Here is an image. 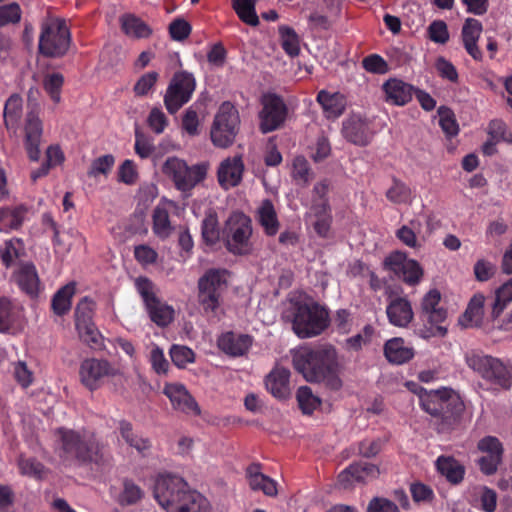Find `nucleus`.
Masks as SVG:
<instances>
[{"label":"nucleus","mask_w":512,"mask_h":512,"mask_svg":"<svg viewBox=\"0 0 512 512\" xmlns=\"http://www.w3.org/2000/svg\"><path fill=\"white\" fill-rule=\"evenodd\" d=\"M293 366L308 382L323 383L331 390L342 387L337 352L330 345L295 351Z\"/></svg>","instance_id":"f257e3e1"},{"label":"nucleus","mask_w":512,"mask_h":512,"mask_svg":"<svg viewBox=\"0 0 512 512\" xmlns=\"http://www.w3.org/2000/svg\"><path fill=\"white\" fill-rule=\"evenodd\" d=\"M59 437L58 455L64 463L105 464L109 461V453L103 442L95 433L82 430L74 431L61 428L57 431Z\"/></svg>","instance_id":"f03ea898"},{"label":"nucleus","mask_w":512,"mask_h":512,"mask_svg":"<svg viewBox=\"0 0 512 512\" xmlns=\"http://www.w3.org/2000/svg\"><path fill=\"white\" fill-rule=\"evenodd\" d=\"M286 317L291 319L292 329L300 338L320 335L329 325V314L314 301L291 302Z\"/></svg>","instance_id":"7ed1b4c3"},{"label":"nucleus","mask_w":512,"mask_h":512,"mask_svg":"<svg viewBox=\"0 0 512 512\" xmlns=\"http://www.w3.org/2000/svg\"><path fill=\"white\" fill-rule=\"evenodd\" d=\"M252 220L242 212H233L225 221L222 236L227 250L234 255H250L254 251L252 242Z\"/></svg>","instance_id":"20e7f679"},{"label":"nucleus","mask_w":512,"mask_h":512,"mask_svg":"<svg viewBox=\"0 0 512 512\" xmlns=\"http://www.w3.org/2000/svg\"><path fill=\"white\" fill-rule=\"evenodd\" d=\"M466 363L483 379L505 390L512 387V364L477 352L466 354Z\"/></svg>","instance_id":"39448f33"},{"label":"nucleus","mask_w":512,"mask_h":512,"mask_svg":"<svg viewBox=\"0 0 512 512\" xmlns=\"http://www.w3.org/2000/svg\"><path fill=\"white\" fill-rule=\"evenodd\" d=\"M71 35L63 19L50 18L42 23L38 48L42 55L51 58L64 56L70 46Z\"/></svg>","instance_id":"423d86ee"},{"label":"nucleus","mask_w":512,"mask_h":512,"mask_svg":"<svg viewBox=\"0 0 512 512\" xmlns=\"http://www.w3.org/2000/svg\"><path fill=\"white\" fill-rule=\"evenodd\" d=\"M190 492L187 482L175 474H161L155 481L154 497L167 512H175Z\"/></svg>","instance_id":"0eeeda50"},{"label":"nucleus","mask_w":512,"mask_h":512,"mask_svg":"<svg viewBox=\"0 0 512 512\" xmlns=\"http://www.w3.org/2000/svg\"><path fill=\"white\" fill-rule=\"evenodd\" d=\"M240 117L238 110L230 102H224L215 114L210 137L212 143L220 148L233 144L239 131Z\"/></svg>","instance_id":"6e6552de"},{"label":"nucleus","mask_w":512,"mask_h":512,"mask_svg":"<svg viewBox=\"0 0 512 512\" xmlns=\"http://www.w3.org/2000/svg\"><path fill=\"white\" fill-rule=\"evenodd\" d=\"M206 166L197 164L189 167L185 161L177 157H169L162 166L163 174L170 178L176 188L181 191L191 190L206 176Z\"/></svg>","instance_id":"1a4fd4ad"},{"label":"nucleus","mask_w":512,"mask_h":512,"mask_svg":"<svg viewBox=\"0 0 512 512\" xmlns=\"http://www.w3.org/2000/svg\"><path fill=\"white\" fill-rule=\"evenodd\" d=\"M227 286V271L210 269L198 281V301L206 313H214Z\"/></svg>","instance_id":"9d476101"},{"label":"nucleus","mask_w":512,"mask_h":512,"mask_svg":"<svg viewBox=\"0 0 512 512\" xmlns=\"http://www.w3.org/2000/svg\"><path fill=\"white\" fill-rule=\"evenodd\" d=\"M120 375L121 371L107 359L86 358L79 367L80 382L89 391L98 390L106 381Z\"/></svg>","instance_id":"9b49d317"},{"label":"nucleus","mask_w":512,"mask_h":512,"mask_svg":"<svg viewBox=\"0 0 512 512\" xmlns=\"http://www.w3.org/2000/svg\"><path fill=\"white\" fill-rule=\"evenodd\" d=\"M440 300L441 294L436 289L430 290L422 299L421 317L431 325L429 328L419 331L422 338L442 337L447 333V329L441 325L447 317V312L440 306Z\"/></svg>","instance_id":"f8f14e48"},{"label":"nucleus","mask_w":512,"mask_h":512,"mask_svg":"<svg viewBox=\"0 0 512 512\" xmlns=\"http://www.w3.org/2000/svg\"><path fill=\"white\" fill-rule=\"evenodd\" d=\"M196 88V80L187 71L176 72L166 89L164 104L170 114H175L184 104L190 101Z\"/></svg>","instance_id":"ddd939ff"},{"label":"nucleus","mask_w":512,"mask_h":512,"mask_svg":"<svg viewBox=\"0 0 512 512\" xmlns=\"http://www.w3.org/2000/svg\"><path fill=\"white\" fill-rule=\"evenodd\" d=\"M262 110L259 113L260 130L269 133L278 129L285 121L287 107L284 101L275 94H265L261 100Z\"/></svg>","instance_id":"4468645a"},{"label":"nucleus","mask_w":512,"mask_h":512,"mask_svg":"<svg viewBox=\"0 0 512 512\" xmlns=\"http://www.w3.org/2000/svg\"><path fill=\"white\" fill-rule=\"evenodd\" d=\"M163 393L170 400L174 410L191 416L200 415L199 405L183 384L177 382L166 383Z\"/></svg>","instance_id":"2eb2a0df"},{"label":"nucleus","mask_w":512,"mask_h":512,"mask_svg":"<svg viewBox=\"0 0 512 512\" xmlns=\"http://www.w3.org/2000/svg\"><path fill=\"white\" fill-rule=\"evenodd\" d=\"M386 266L396 273L406 284L416 285L421 281L423 269L413 259H407L404 254L395 252L385 260Z\"/></svg>","instance_id":"dca6fc26"},{"label":"nucleus","mask_w":512,"mask_h":512,"mask_svg":"<svg viewBox=\"0 0 512 512\" xmlns=\"http://www.w3.org/2000/svg\"><path fill=\"white\" fill-rule=\"evenodd\" d=\"M477 448L484 454L478 459L480 470L486 475H493L502 462V443L494 436H486L479 440Z\"/></svg>","instance_id":"f3484780"},{"label":"nucleus","mask_w":512,"mask_h":512,"mask_svg":"<svg viewBox=\"0 0 512 512\" xmlns=\"http://www.w3.org/2000/svg\"><path fill=\"white\" fill-rule=\"evenodd\" d=\"M24 134V147L27 156L31 161L37 162L41 154L40 144L43 134V124L34 110L26 114Z\"/></svg>","instance_id":"a211bd4d"},{"label":"nucleus","mask_w":512,"mask_h":512,"mask_svg":"<svg viewBox=\"0 0 512 512\" xmlns=\"http://www.w3.org/2000/svg\"><path fill=\"white\" fill-rule=\"evenodd\" d=\"M244 169L241 155L224 159L217 170L219 185L225 190L238 186L242 181Z\"/></svg>","instance_id":"6ab92c4d"},{"label":"nucleus","mask_w":512,"mask_h":512,"mask_svg":"<svg viewBox=\"0 0 512 512\" xmlns=\"http://www.w3.org/2000/svg\"><path fill=\"white\" fill-rule=\"evenodd\" d=\"M386 315L391 325L407 328L414 319L412 304L407 297H390L386 306Z\"/></svg>","instance_id":"aec40b11"},{"label":"nucleus","mask_w":512,"mask_h":512,"mask_svg":"<svg viewBox=\"0 0 512 512\" xmlns=\"http://www.w3.org/2000/svg\"><path fill=\"white\" fill-rule=\"evenodd\" d=\"M13 277L19 288L30 297H37L43 289L36 267L30 262L21 264Z\"/></svg>","instance_id":"412c9836"},{"label":"nucleus","mask_w":512,"mask_h":512,"mask_svg":"<svg viewBox=\"0 0 512 512\" xmlns=\"http://www.w3.org/2000/svg\"><path fill=\"white\" fill-rule=\"evenodd\" d=\"M483 27L479 20L467 18L461 31L462 42L467 53L476 61H481L483 54L477 42L482 33Z\"/></svg>","instance_id":"4be33fe9"},{"label":"nucleus","mask_w":512,"mask_h":512,"mask_svg":"<svg viewBox=\"0 0 512 512\" xmlns=\"http://www.w3.org/2000/svg\"><path fill=\"white\" fill-rule=\"evenodd\" d=\"M290 371L276 366L265 379L267 390L277 399H287L291 394Z\"/></svg>","instance_id":"5701e85b"},{"label":"nucleus","mask_w":512,"mask_h":512,"mask_svg":"<svg viewBox=\"0 0 512 512\" xmlns=\"http://www.w3.org/2000/svg\"><path fill=\"white\" fill-rule=\"evenodd\" d=\"M218 347L224 353L237 357L244 355L252 344V338L248 335L226 332L218 338Z\"/></svg>","instance_id":"b1692460"},{"label":"nucleus","mask_w":512,"mask_h":512,"mask_svg":"<svg viewBox=\"0 0 512 512\" xmlns=\"http://www.w3.org/2000/svg\"><path fill=\"white\" fill-rule=\"evenodd\" d=\"M342 132L348 141L360 146L367 145L372 137L367 123L359 116H351L345 120Z\"/></svg>","instance_id":"393cba45"},{"label":"nucleus","mask_w":512,"mask_h":512,"mask_svg":"<svg viewBox=\"0 0 512 512\" xmlns=\"http://www.w3.org/2000/svg\"><path fill=\"white\" fill-rule=\"evenodd\" d=\"M386 100L395 105H405L413 96L412 85L396 78H391L383 84Z\"/></svg>","instance_id":"a878e982"},{"label":"nucleus","mask_w":512,"mask_h":512,"mask_svg":"<svg viewBox=\"0 0 512 512\" xmlns=\"http://www.w3.org/2000/svg\"><path fill=\"white\" fill-rule=\"evenodd\" d=\"M174 206V203L169 200L160 202L152 213V230L153 233L160 239L168 238L172 232L173 227L169 219V209Z\"/></svg>","instance_id":"bb28decb"},{"label":"nucleus","mask_w":512,"mask_h":512,"mask_svg":"<svg viewBox=\"0 0 512 512\" xmlns=\"http://www.w3.org/2000/svg\"><path fill=\"white\" fill-rule=\"evenodd\" d=\"M29 214V208L20 204L0 208V231L10 232L19 229Z\"/></svg>","instance_id":"cd10ccee"},{"label":"nucleus","mask_w":512,"mask_h":512,"mask_svg":"<svg viewBox=\"0 0 512 512\" xmlns=\"http://www.w3.org/2000/svg\"><path fill=\"white\" fill-rule=\"evenodd\" d=\"M384 354L390 363L401 365L410 361L415 353L413 347L407 345L402 338L396 337L385 343Z\"/></svg>","instance_id":"c85d7f7f"},{"label":"nucleus","mask_w":512,"mask_h":512,"mask_svg":"<svg viewBox=\"0 0 512 512\" xmlns=\"http://www.w3.org/2000/svg\"><path fill=\"white\" fill-rule=\"evenodd\" d=\"M256 219L268 237H273L279 232L280 222L275 207L270 200L262 201L257 209Z\"/></svg>","instance_id":"c756f323"},{"label":"nucleus","mask_w":512,"mask_h":512,"mask_svg":"<svg viewBox=\"0 0 512 512\" xmlns=\"http://www.w3.org/2000/svg\"><path fill=\"white\" fill-rule=\"evenodd\" d=\"M317 102L321 105L327 118H338L346 108V98L339 92L330 93L321 90L317 95Z\"/></svg>","instance_id":"7c9ffc66"},{"label":"nucleus","mask_w":512,"mask_h":512,"mask_svg":"<svg viewBox=\"0 0 512 512\" xmlns=\"http://www.w3.org/2000/svg\"><path fill=\"white\" fill-rule=\"evenodd\" d=\"M249 486L254 491H262L265 495L273 497L277 495V483L260 471L258 464L250 465L246 470Z\"/></svg>","instance_id":"2f4dec72"},{"label":"nucleus","mask_w":512,"mask_h":512,"mask_svg":"<svg viewBox=\"0 0 512 512\" xmlns=\"http://www.w3.org/2000/svg\"><path fill=\"white\" fill-rule=\"evenodd\" d=\"M310 215L315 217V221L313 222L315 232L320 237H328L332 222L329 203L321 201L312 204Z\"/></svg>","instance_id":"473e14b6"},{"label":"nucleus","mask_w":512,"mask_h":512,"mask_svg":"<svg viewBox=\"0 0 512 512\" xmlns=\"http://www.w3.org/2000/svg\"><path fill=\"white\" fill-rule=\"evenodd\" d=\"M471 503L484 512H494L497 507V493L495 490L478 485L470 492Z\"/></svg>","instance_id":"72a5a7b5"},{"label":"nucleus","mask_w":512,"mask_h":512,"mask_svg":"<svg viewBox=\"0 0 512 512\" xmlns=\"http://www.w3.org/2000/svg\"><path fill=\"white\" fill-rule=\"evenodd\" d=\"M418 393L421 407L430 415L442 418L444 410L442 389L426 391L421 388Z\"/></svg>","instance_id":"f704fd0d"},{"label":"nucleus","mask_w":512,"mask_h":512,"mask_svg":"<svg viewBox=\"0 0 512 512\" xmlns=\"http://www.w3.org/2000/svg\"><path fill=\"white\" fill-rule=\"evenodd\" d=\"M437 470L453 483H460L465 474V468L452 457L440 456L436 461Z\"/></svg>","instance_id":"c9c22d12"},{"label":"nucleus","mask_w":512,"mask_h":512,"mask_svg":"<svg viewBox=\"0 0 512 512\" xmlns=\"http://www.w3.org/2000/svg\"><path fill=\"white\" fill-rule=\"evenodd\" d=\"M120 23L123 32L132 38H147L152 32L144 21L132 14L123 15Z\"/></svg>","instance_id":"e433bc0d"},{"label":"nucleus","mask_w":512,"mask_h":512,"mask_svg":"<svg viewBox=\"0 0 512 512\" xmlns=\"http://www.w3.org/2000/svg\"><path fill=\"white\" fill-rule=\"evenodd\" d=\"M151 320L158 326H167L174 318V309L172 306L161 302L160 300H150L146 306Z\"/></svg>","instance_id":"4c0bfd02"},{"label":"nucleus","mask_w":512,"mask_h":512,"mask_svg":"<svg viewBox=\"0 0 512 512\" xmlns=\"http://www.w3.org/2000/svg\"><path fill=\"white\" fill-rule=\"evenodd\" d=\"M24 254V243L19 238L9 239L0 246V258L7 268L15 264Z\"/></svg>","instance_id":"58836bf2"},{"label":"nucleus","mask_w":512,"mask_h":512,"mask_svg":"<svg viewBox=\"0 0 512 512\" xmlns=\"http://www.w3.org/2000/svg\"><path fill=\"white\" fill-rule=\"evenodd\" d=\"M442 395H444V410L442 419L450 421L458 417L464 410V403L460 396L452 389L442 388Z\"/></svg>","instance_id":"ea45409f"},{"label":"nucleus","mask_w":512,"mask_h":512,"mask_svg":"<svg viewBox=\"0 0 512 512\" xmlns=\"http://www.w3.org/2000/svg\"><path fill=\"white\" fill-rule=\"evenodd\" d=\"M484 296L475 295L469 302L468 307L461 319V323L465 327L478 326L483 317Z\"/></svg>","instance_id":"a19ab883"},{"label":"nucleus","mask_w":512,"mask_h":512,"mask_svg":"<svg viewBox=\"0 0 512 512\" xmlns=\"http://www.w3.org/2000/svg\"><path fill=\"white\" fill-rule=\"evenodd\" d=\"M291 177L297 185L307 186L314 177L307 159L296 156L291 163Z\"/></svg>","instance_id":"79ce46f5"},{"label":"nucleus","mask_w":512,"mask_h":512,"mask_svg":"<svg viewBox=\"0 0 512 512\" xmlns=\"http://www.w3.org/2000/svg\"><path fill=\"white\" fill-rule=\"evenodd\" d=\"M386 197L394 204H410L413 200V193L406 183L393 178L391 187L386 191Z\"/></svg>","instance_id":"37998d69"},{"label":"nucleus","mask_w":512,"mask_h":512,"mask_svg":"<svg viewBox=\"0 0 512 512\" xmlns=\"http://www.w3.org/2000/svg\"><path fill=\"white\" fill-rule=\"evenodd\" d=\"M175 512H211L208 500L200 493L191 490Z\"/></svg>","instance_id":"c03bdc74"},{"label":"nucleus","mask_w":512,"mask_h":512,"mask_svg":"<svg viewBox=\"0 0 512 512\" xmlns=\"http://www.w3.org/2000/svg\"><path fill=\"white\" fill-rule=\"evenodd\" d=\"M75 293V284L68 283L59 289L52 299L53 311L58 315L65 314L71 307V298Z\"/></svg>","instance_id":"a18cd8bd"},{"label":"nucleus","mask_w":512,"mask_h":512,"mask_svg":"<svg viewBox=\"0 0 512 512\" xmlns=\"http://www.w3.org/2000/svg\"><path fill=\"white\" fill-rule=\"evenodd\" d=\"M256 0H233V8L238 17L250 26H256L259 18L255 10Z\"/></svg>","instance_id":"49530a36"},{"label":"nucleus","mask_w":512,"mask_h":512,"mask_svg":"<svg viewBox=\"0 0 512 512\" xmlns=\"http://www.w3.org/2000/svg\"><path fill=\"white\" fill-rule=\"evenodd\" d=\"M80 339L93 349H100L103 342V337L94 322L77 324Z\"/></svg>","instance_id":"de8ad7c7"},{"label":"nucleus","mask_w":512,"mask_h":512,"mask_svg":"<svg viewBox=\"0 0 512 512\" xmlns=\"http://www.w3.org/2000/svg\"><path fill=\"white\" fill-rule=\"evenodd\" d=\"M296 398L301 411L308 415L312 414L321 404L320 398L313 394L308 386H301L297 390Z\"/></svg>","instance_id":"09e8293b"},{"label":"nucleus","mask_w":512,"mask_h":512,"mask_svg":"<svg viewBox=\"0 0 512 512\" xmlns=\"http://www.w3.org/2000/svg\"><path fill=\"white\" fill-rule=\"evenodd\" d=\"M22 111V99L19 95H11L5 103L4 120L7 128H14Z\"/></svg>","instance_id":"8fccbe9b"},{"label":"nucleus","mask_w":512,"mask_h":512,"mask_svg":"<svg viewBox=\"0 0 512 512\" xmlns=\"http://www.w3.org/2000/svg\"><path fill=\"white\" fill-rule=\"evenodd\" d=\"M202 237L210 245L215 244L220 239L218 219L215 212L209 211L203 219Z\"/></svg>","instance_id":"3c124183"},{"label":"nucleus","mask_w":512,"mask_h":512,"mask_svg":"<svg viewBox=\"0 0 512 512\" xmlns=\"http://www.w3.org/2000/svg\"><path fill=\"white\" fill-rule=\"evenodd\" d=\"M281 45L284 51L291 57H295L300 52V41L296 32L287 26L279 28Z\"/></svg>","instance_id":"603ef678"},{"label":"nucleus","mask_w":512,"mask_h":512,"mask_svg":"<svg viewBox=\"0 0 512 512\" xmlns=\"http://www.w3.org/2000/svg\"><path fill=\"white\" fill-rule=\"evenodd\" d=\"M64 83V77L60 73L47 74L43 80V87L53 102L61 101V89Z\"/></svg>","instance_id":"864d4df0"},{"label":"nucleus","mask_w":512,"mask_h":512,"mask_svg":"<svg viewBox=\"0 0 512 512\" xmlns=\"http://www.w3.org/2000/svg\"><path fill=\"white\" fill-rule=\"evenodd\" d=\"M172 362L178 368H185L195 361V353L192 349L183 345H172L169 351Z\"/></svg>","instance_id":"5fc2aeb1"},{"label":"nucleus","mask_w":512,"mask_h":512,"mask_svg":"<svg viewBox=\"0 0 512 512\" xmlns=\"http://www.w3.org/2000/svg\"><path fill=\"white\" fill-rule=\"evenodd\" d=\"M17 309L7 298H0V331H7L17 317Z\"/></svg>","instance_id":"6e6d98bb"},{"label":"nucleus","mask_w":512,"mask_h":512,"mask_svg":"<svg viewBox=\"0 0 512 512\" xmlns=\"http://www.w3.org/2000/svg\"><path fill=\"white\" fill-rule=\"evenodd\" d=\"M96 303L89 297L79 301L75 309V325L93 322Z\"/></svg>","instance_id":"4d7b16f0"},{"label":"nucleus","mask_w":512,"mask_h":512,"mask_svg":"<svg viewBox=\"0 0 512 512\" xmlns=\"http://www.w3.org/2000/svg\"><path fill=\"white\" fill-rule=\"evenodd\" d=\"M512 301V279L504 283L497 291L493 306V314L498 316L505 306Z\"/></svg>","instance_id":"13d9d810"},{"label":"nucleus","mask_w":512,"mask_h":512,"mask_svg":"<svg viewBox=\"0 0 512 512\" xmlns=\"http://www.w3.org/2000/svg\"><path fill=\"white\" fill-rule=\"evenodd\" d=\"M439 117V124L447 136L453 137L458 134L459 127L450 109L441 107Z\"/></svg>","instance_id":"bf43d9fd"},{"label":"nucleus","mask_w":512,"mask_h":512,"mask_svg":"<svg viewBox=\"0 0 512 512\" xmlns=\"http://www.w3.org/2000/svg\"><path fill=\"white\" fill-rule=\"evenodd\" d=\"M429 39L438 44H445L449 40L447 24L443 20H435L428 27Z\"/></svg>","instance_id":"052dcab7"},{"label":"nucleus","mask_w":512,"mask_h":512,"mask_svg":"<svg viewBox=\"0 0 512 512\" xmlns=\"http://www.w3.org/2000/svg\"><path fill=\"white\" fill-rule=\"evenodd\" d=\"M18 466L23 475L34 478H42L44 476L43 465L35 459L21 457L18 461Z\"/></svg>","instance_id":"680f3d73"},{"label":"nucleus","mask_w":512,"mask_h":512,"mask_svg":"<svg viewBox=\"0 0 512 512\" xmlns=\"http://www.w3.org/2000/svg\"><path fill=\"white\" fill-rule=\"evenodd\" d=\"M488 133L495 142L504 141L512 143V134L507 130L506 124L501 120H492L488 126Z\"/></svg>","instance_id":"e2e57ef3"},{"label":"nucleus","mask_w":512,"mask_h":512,"mask_svg":"<svg viewBox=\"0 0 512 512\" xmlns=\"http://www.w3.org/2000/svg\"><path fill=\"white\" fill-rule=\"evenodd\" d=\"M418 226L419 223L416 221H411L409 225H403L396 232L397 238L406 246L416 248L418 246L416 236V229L418 228Z\"/></svg>","instance_id":"0e129e2a"},{"label":"nucleus","mask_w":512,"mask_h":512,"mask_svg":"<svg viewBox=\"0 0 512 512\" xmlns=\"http://www.w3.org/2000/svg\"><path fill=\"white\" fill-rule=\"evenodd\" d=\"M21 19V9L17 3L0 6V27L16 24Z\"/></svg>","instance_id":"69168bd1"},{"label":"nucleus","mask_w":512,"mask_h":512,"mask_svg":"<svg viewBox=\"0 0 512 512\" xmlns=\"http://www.w3.org/2000/svg\"><path fill=\"white\" fill-rule=\"evenodd\" d=\"M150 363L152 369L159 375H164L168 372L169 362L165 358L163 350L157 345H153L150 351Z\"/></svg>","instance_id":"338daca9"},{"label":"nucleus","mask_w":512,"mask_h":512,"mask_svg":"<svg viewBox=\"0 0 512 512\" xmlns=\"http://www.w3.org/2000/svg\"><path fill=\"white\" fill-rule=\"evenodd\" d=\"M363 68L370 73L385 74L388 72V64L378 54H371L365 57L362 61Z\"/></svg>","instance_id":"774afa93"}]
</instances>
